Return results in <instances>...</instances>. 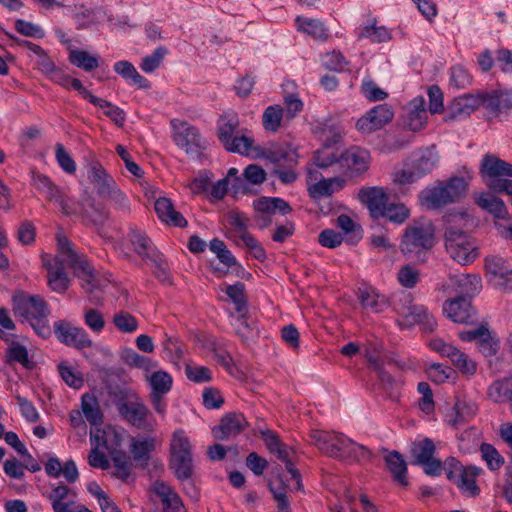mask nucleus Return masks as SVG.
I'll return each instance as SVG.
<instances>
[{"label":"nucleus","mask_w":512,"mask_h":512,"mask_svg":"<svg viewBox=\"0 0 512 512\" xmlns=\"http://www.w3.org/2000/svg\"><path fill=\"white\" fill-rule=\"evenodd\" d=\"M153 491L160 497L165 512H185L179 496L163 481H155Z\"/></svg>","instance_id":"obj_31"},{"label":"nucleus","mask_w":512,"mask_h":512,"mask_svg":"<svg viewBox=\"0 0 512 512\" xmlns=\"http://www.w3.org/2000/svg\"><path fill=\"white\" fill-rule=\"evenodd\" d=\"M443 311L455 323L473 324L477 321L476 312L466 297L447 300L443 305Z\"/></svg>","instance_id":"obj_20"},{"label":"nucleus","mask_w":512,"mask_h":512,"mask_svg":"<svg viewBox=\"0 0 512 512\" xmlns=\"http://www.w3.org/2000/svg\"><path fill=\"white\" fill-rule=\"evenodd\" d=\"M295 22L298 30L315 39L325 40L328 37V30L320 20L298 16Z\"/></svg>","instance_id":"obj_37"},{"label":"nucleus","mask_w":512,"mask_h":512,"mask_svg":"<svg viewBox=\"0 0 512 512\" xmlns=\"http://www.w3.org/2000/svg\"><path fill=\"white\" fill-rule=\"evenodd\" d=\"M410 216V210L402 203H388L384 209L383 217L395 224L404 223Z\"/></svg>","instance_id":"obj_50"},{"label":"nucleus","mask_w":512,"mask_h":512,"mask_svg":"<svg viewBox=\"0 0 512 512\" xmlns=\"http://www.w3.org/2000/svg\"><path fill=\"white\" fill-rule=\"evenodd\" d=\"M370 163L368 150L353 146L341 152V173L349 171L352 175L366 171Z\"/></svg>","instance_id":"obj_24"},{"label":"nucleus","mask_w":512,"mask_h":512,"mask_svg":"<svg viewBox=\"0 0 512 512\" xmlns=\"http://www.w3.org/2000/svg\"><path fill=\"white\" fill-rule=\"evenodd\" d=\"M76 213H79L86 223L93 225L98 231L109 217V213L104 206L97 203L95 198L87 191L82 195Z\"/></svg>","instance_id":"obj_18"},{"label":"nucleus","mask_w":512,"mask_h":512,"mask_svg":"<svg viewBox=\"0 0 512 512\" xmlns=\"http://www.w3.org/2000/svg\"><path fill=\"white\" fill-rule=\"evenodd\" d=\"M196 346H201L213 351L216 360L225 368L230 369L232 363L231 356L227 352L218 349L213 340L208 339L204 334L194 336V347Z\"/></svg>","instance_id":"obj_41"},{"label":"nucleus","mask_w":512,"mask_h":512,"mask_svg":"<svg viewBox=\"0 0 512 512\" xmlns=\"http://www.w3.org/2000/svg\"><path fill=\"white\" fill-rule=\"evenodd\" d=\"M428 346L443 357H447L453 362V359L461 352L455 346L446 343L441 338H433L429 341Z\"/></svg>","instance_id":"obj_60"},{"label":"nucleus","mask_w":512,"mask_h":512,"mask_svg":"<svg viewBox=\"0 0 512 512\" xmlns=\"http://www.w3.org/2000/svg\"><path fill=\"white\" fill-rule=\"evenodd\" d=\"M70 492L71 490L66 485H59L52 490L48 498L52 501L54 512H74V510H68V503L62 502Z\"/></svg>","instance_id":"obj_53"},{"label":"nucleus","mask_w":512,"mask_h":512,"mask_svg":"<svg viewBox=\"0 0 512 512\" xmlns=\"http://www.w3.org/2000/svg\"><path fill=\"white\" fill-rule=\"evenodd\" d=\"M509 384L507 377L493 382L487 389V396L495 403H510Z\"/></svg>","instance_id":"obj_47"},{"label":"nucleus","mask_w":512,"mask_h":512,"mask_svg":"<svg viewBox=\"0 0 512 512\" xmlns=\"http://www.w3.org/2000/svg\"><path fill=\"white\" fill-rule=\"evenodd\" d=\"M239 126L240 120L236 112H224L217 121V136L220 143L228 152L255 156L260 148L254 145L252 137L237 133Z\"/></svg>","instance_id":"obj_4"},{"label":"nucleus","mask_w":512,"mask_h":512,"mask_svg":"<svg viewBox=\"0 0 512 512\" xmlns=\"http://www.w3.org/2000/svg\"><path fill=\"white\" fill-rule=\"evenodd\" d=\"M357 295L362 307L373 313H380L388 306L387 299L380 295L373 287H360Z\"/></svg>","instance_id":"obj_30"},{"label":"nucleus","mask_w":512,"mask_h":512,"mask_svg":"<svg viewBox=\"0 0 512 512\" xmlns=\"http://www.w3.org/2000/svg\"><path fill=\"white\" fill-rule=\"evenodd\" d=\"M255 210L254 221L260 229L268 227L272 223V216L279 212L282 215L289 214L292 211L290 204L278 197H262L254 200Z\"/></svg>","instance_id":"obj_13"},{"label":"nucleus","mask_w":512,"mask_h":512,"mask_svg":"<svg viewBox=\"0 0 512 512\" xmlns=\"http://www.w3.org/2000/svg\"><path fill=\"white\" fill-rule=\"evenodd\" d=\"M116 407L122 418L132 426L148 432L154 430L155 422L149 420L151 413L137 395L126 393L117 400Z\"/></svg>","instance_id":"obj_10"},{"label":"nucleus","mask_w":512,"mask_h":512,"mask_svg":"<svg viewBox=\"0 0 512 512\" xmlns=\"http://www.w3.org/2000/svg\"><path fill=\"white\" fill-rule=\"evenodd\" d=\"M412 456L419 464L423 461H428L435 453V445L430 438L414 442L411 447Z\"/></svg>","instance_id":"obj_48"},{"label":"nucleus","mask_w":512,"mask_h":512,"mask_svg":"<svg viewBox=\"0 0 512 512\" xmlns=\"http://www.w3.org/2000/svg\"><path fill=\"white\" fill-rule=\"evenodd\" d=\"M284 109L280 105L268 106L262 115V124L266 131L277 132L281 126Z\"/></svg>","instance_id":"obj_42"},{"label":"nucleus","mask_w":512,"mask_h":512,"mask_svg":"<svg viewBox=\"0 0 512 512\" xmlns=\"http://www.w3.org/2000/svg\"><path fill=\"white\" fill-rule=\"evenodd\" d=\"M343 184L344 180L338 176L321 179L309 187V194L312 198L331 196L341 189Z\"/></svg>","instance_id":"obj_36"},{"label":"nucleus","mask_w":512,"mask_h":512,"mask_svg":"<svg viewBox=\"0 0 512 512\" xmlns=\"http://www.w3.org/2000/svg\"><path fill=\"white\" fill-rule=\"evenodd\" d=\"M360 201L366 205L374 219L383 217L384 209L388 204V195L383 188L367 187L359 191Z\"/></svg>","instance_id":"obj_26"},{"label":"nucleus","mask_w":512,"mask_h":512,"mask_svg":"<svg viewBox=\"0 0 512 512\" xmlns=\"http://www.w3.org/2000/svg\"><path fill=\"white\" fill-rule=\"evenodd\" d=\"M81 407L83 414L87 421H89L92 425H97L102 423L103 415L100 410L99 403L95 396L90 394H85L82 396Z\"/></svg>","instance_id":"obj_40"},{"label":"nucleus","mask_w":512,"mask_h":512,"mask_svg":"<svg viewBox=\"0 0 512 512\" xmlns=\"http://www.w3.org/2000/svg\"><path fill=\"white\" fill-rule=\"evenodd\" d=\"M435 227L425 218L414 220L409 224L402 236L401 251L405 255L417 254L429 250L434 245Z\"/></svg>","instance_id":"obj_8"},{"label":"nucleus","mask_w":512,"mask_h":512,"mask_svg":"<svg viewBox=\"0 0 512 512\" xmlns=\"http://www.w3.org/2000/svg\"><path fill=\"white\" fill-rule=\"evenodd\" d=\"M155 443L154 439H144L142 441L133 440L131 444V453L133 455L134 461L138 466L144 467L149 458L150 452L154 449Z\"/></svg>","instance_id":"obj_39"},{"label":"nucleus","mask_w":512,"mask_h":512,"mask_svg":"<svg viewBox=\"0 0 512 512\" xmlns=\"http://www.w3.org/2000/svg\"><path fill=\"white\" fill-rule=\"evenodd\" d=\"M54 333L58 341L75 349L90 348L93 345L92 340L83 328L74 326L66 320H59L54 323Z\"/></svg>","instance_id":"obj_15"},{"label":"nucleus","mask_w":512,"mask_h":512,"mask_svg":"<svg viewBox=\"0 0 512 512\" xmlns=\"http://www.w3.org/2000/svg\"><path fill=\"white\" fill-rule=\"evenodd\" d=\"M149 381L152 387L150 394L151 404L158 414L164 415L166 405L163 401V396L170 391L172 378L164 371H157L150 376Z\"/></svg>","instance_id":"obj_23"},{"label":"nucleus","mask_w":512,"mask_h":512,"mask_svg":"<svg viewBox=\"0 0 512 512\" xmlns=\"http://www.w3.org/2000/svg\"><path fill=\"white\" fill-rule=\"evenodd\" d=\"M484 110L488 120L507 117L512 113V88L485 91Z\"/></svg>","instance_id":"obj_14"},{"label":"nucleus","mask_w":512,"mask_h":512,"mask_svg":"<svg viewBox=\"0 0 512 512\" xmlns=\"http://www.w3.org/2000/svg\"><path fill=\"white\" fill-rule=\"evenodd\" d=\"M394 113L390 106L382 104L374 107L357 121V128L363 133L379 130L392 121Z\"/></svg>","instance_id":"obj_21"},{"label":"nucleus","mask_w":512,"mask_h":512,"mask_svg":"<svg viewBox=\"0 0 512 512\" xmlns=\"http://www.w3.org/2000/svg\"><path fill=\"white\" fill-rule=\"evenodd\" d=\"M480 174L484 180L493 182L504 177H512V164L501 160L493 154H486L480 164Z\"/></svg>","instance_id":"obj_25"},{"label":"nucleus","mask_w":512,"mask_h":512,"mask_svg":"<svg viewBox=\"0 0 512 512\" xmlns=\"http://www.w3.org/2000/svg\"><path fill=\"white\" fill-rule=\"evenodd\" d=\"M487 273L491 276V282L502 279L507 273L512 270L509 263L501 257L492 256L487 257L485 262Z\"/></svg>","instance_id":"obj_44"},{"label":"nucleus","mask_w":512,"mask_h":512,"mask_svg":"<svg viewBox=\"0 0 512 512\" xmlns=\"http://www.w3.org/2000/svg\"><path fill=\"white\" fill-rule=\"evenodd\" d=\"M480 452L489 469L498 470L503 465L504 459L493 445L482 443Z\"/></svg>","instance_id":"obj_54"},{"label":"nucleus","mask_w":512,"mask_h":512,"mask_svg":"<svg viewBox=\"0 0 512 512\" xmlns=\"http://www.w3.org/2000/svg\"><path fill=\"white\" fill-rule=\"evenodd\" d=\"M234 326L236 334L241 338L243 342L252 340L257 334L256 328L248 322V319L243 314V312L239 313V316L235 320Z\"/></svg>","instance_id":"obj_59"},{"label":"nucleus","mask_w":512,"mask_h":512,"mask_svg":"<svg viewBox=\"0 0 512 512\" xmlns=\"http://www.w3.org/2000/svg\"><path fill=\"white\" fill-rule=\"evenodd\" d=\"M385 461L394 480L403 486H407V466L402 455L397 451L390 452L385 457Z\"/></svg>","instance_id":"obj_35"},{"label":"nucleus","mask_w":512,"mask_h":512,"mask_svg":"<svg viewBox=\"0 0 512 512\" xmlns=\"http://www.w3.org/2000/svg\"><path fill=\"white\" fill-rule=\"evenodd\" d=\"M448 464L455 470H459V477L455 483L462 494L468 497H475L479 495L480 488L476 483V478L480 474L481 469L475 466L462 467V465L455 458H451Z\"/></svg>","instance_id":"obj_22"},{"label":"nucleus","mask_w":512,"mask_h":512,"mask_svg":"<svg viewBox=\"0 0 512 512\" xmlns=\"http://www.w3.org/2000/svg\"><path fill=\"white\" fill-rule=\"evenodd\" d=\"M112 322L115 327L123 333H133L138 328L136 318L126 311H119L115 313Z\"/></svg>","instance_id":"obj_52"},{"label":"nucleus","mask_w":512,"mask_h":512,"mask_svg":"<svg viewBox=\"0 0 512 512\" xmlns=\"http://www.w3.org/2000/svg\"><path fill=\"white\" fill-rule=\"evenodd\" d=\"M69 61L87 72L93 71L99 66L97 57L90 55L84 50H71L69 53Z\"/></svg>","instance_id":"obj_45"},{"label":"nucleus","mask_w":512,"mask_h":512,"mask_svg":"<svg viewBox=\"0 0 512 512\" xmlns=\"http://www.w3.org/2000/svg\"><path fill=\"white\" fill-rule=\"evenodd\" d=\"M472 82L470 74L462 66H454L450 71V85L455 89H465Z\"/></svg>","instance_id":"obj_62"},{"label":"nucleus","mask_w":512,"mask_h":512,"mask_svg":"<svg viewBox=\"0 0 512 512\" xmlns=\"http://www.w3.org/2000/svg\"><path fill=\"white\" fill-rule=\"evenodd\" d=\"M359 37L367 38L374 43L385 42L391 38L390 32L385 27L375 26L374 24L361 28Z\"/></svg>","instance_id":"obj_58"},{"label":"nucleus","mask_w":512,"mask_h":512,"mask_svg":"<svg viewBox=\"0 0 512 512\" xmlns=\"http://www.w3.org/2000/svg\"><path fill=\"white\" fill-rule=\"evenodd\" d=\"M171 126L173 130L172 137L174 143L188 154L191 149L190 143L192 135L190 124L181 119H173L171 121Z\"/></svg>","instance_id":"obj_34"},{"label":"nucleus","mask_w":512,"mask_h":512,"mask_svg":"<svg viewBox=\"0 0 512 512\" xmlns=\"http://www.w3.org/2000/svg\"><path fill=\"white\" fill-rule=\"evenodd\" d=\"M438 161L439 156L435 148H426L420 152V156L414 160L411 167L395 173L394 181L400 185L412 184L431 173Z\"/></svg>","instance_id":"obj_12"},{"label":"nucleus","mask_w":512,"mask_h":512,"mask_svg":"<svg viewBox=\"0 0 512 512\" xmlns=\"http://www.w3.org/2000/svg\"><path fill=\"white\" fill-rule=\"evenodd\" d=\"M225 403L221 391L216 387H205L202 392V404L208 410L220 409Z\"/></svg>","instance_id":"obj_51"},{"label":"nucleus","mask_w":512,"mask_h":512,"mask_svg":"<svg viewBox=\"0 0 512 512\" xmlns=\"http://www.w3.org/2000/svg\"><path fill=\"white\" fill-rule=\"evenodd\" d=\"M13 312L29 322L34 331L43 338L51 334L48 325V307L46 302L39 295H28L19 292L13 296Z\"/></svg>","instance_id":"obj_6"},{"label":"nucleus","mask_w":512,"mask_h":512,"mask_svg":"<svg viewBox=\"0 0 512 512\" xmlns=\"http://www.w3.org/2000/svg\"><path fill=\"white\" fill-rule=\"evenodd\" d=\"M261 436L267 449L271 453L275 454L279 460L285 463L287 472L291 475L292 479L296 481L297 489H300V473L295 468L290 458V454L293 453V451L289 449L287 445L282 443L278 435L271 430L261 431Z\"/></svg>","instance_id":"obj_16"},{"label":"nucleus","mask_w":512,"mask_h":512,"mask_svg":"<svg viewBox=\"0 0 512 512\" xmlns=\"http://www.w3.org/2000/svg\"><path fill=\"white\" fill-rule=\"evenodd\" d=\"M226 295L234 303L238 313H242L247 308V298L245 295V285L242 282H236L228 285L225 289Z\"/></svg>","instance_id":"obj_46"},{"label":"nucleus","mask_w":512,"mask_h":512,"mask_svg":"<svg viewBox=\"0 0 512 512\" xmlns=\"http://www.w3.org/2000/svg\"><path fill=\"white\" fill-rule=\"evenodd\" d=\"M45 193H46V197H47L48 201L55 202V203L59 204L63 214H65V215L76 214V208H73L68 204L64 193L55 184H53L51 187H49Z\"/></svg>","instance_id":"obj_57"},{"label":"nucleus","mask_w":512,"mask_h":512,"mask_svg":"<svg viewBox=\"0 0 512 512\" xmlns=\"http://www.w3.org/2000/svg\"><path fill=\"white\" fill-rule=\"evenodd\" d=\"M208 146L209 142L194 131V159L196 158L201 165H206L211 162L207 151Z\"/></svg>","instance_id":"obj_63"},{"label":"nucleus","mask_w":512,"mask_h":512,"mask_svg":"<svg viewBox=\"0 0 512 512\" xmlns=\"http://www.w3.org/2000/svg\"><path fill=\"white\" fill-rule=\"evenodd\" d=\"M454 409L456 411V419L453 421V426L462 424L470 420L477 413V405L474 402L457 401Z\"/></svg>","instance_id":"obj_55"},{"label":"nucleus","mask_w":512,"mask_h":512,"mask_svg":"<svg viewBox=\"0 0 512 512\" xmlns=\"http://www.w3.org/2000/svg\"><path fill=\"white\" fill-rule=\"evenodd\" d=\"M249 423L241 412H228L222 416L220 422L212 430L216 439L227 440L242 433Z\"/></svg>","instance_id":"obj_19"},{"label":"nucleus","mask_w":512,"mask_h":512,"mask_svg":"<svg viewBox=\"0 0 512 512\" xmlns=\"http://www.w3.org/2000/svg\"><path fill=\"white\" fill-rule=\"evenodd\" d=\"M7 358L9 362H18L27 369H32L34 367L33 361H31L28 357V351L26 347L18 342H12L10 344L7 350Z\"/></svg>","instance_id":"obj_49"},{"label":"nucleus","mask_w":512,"mask_h":512,"mask_svg":"<svg viewBox=\"0 0 512 512\" xmlns=\"http://www.w3.org/2000/svg\"><path fill=\"white\" fill-rule=\"evenodd\" d=\"M459 221H463L462 216L451 215L446 218L444 247L454 261L468 265L478 257V248L473 238L458 225Z\"/></svg>","instance_id":"obj_3"},{"label":"nucleus","mask_w":512,"mask_h":512,"mask_svg":"<svg viewBox=\"0 0 512 512\" xmlns=\"http://www.w3.org/2000/svg\"><path fill=\"white\" fill-rule=\"evenodd\" d=\"M397 278L403 287L414 288L419 282L420 274L416 268L406 265L399 270Z\"/></svg>","instance_id":"obj_64"},{"label":"nucleus","mask_w":512,"mask_h":512,"mask_svg":"<svg viewBox=\"0 0 512 512\" xmlns=\"http://www.w3.org/2000/svg\"><path fill=\"white\" fill-rule=\"evenodd\" d=\"M114 69L126 80H132V82L139 88L149 87V82L138 73V71L130 62L119 61L115 63Z\"/></svg>","instance_id":"obj_43"},{"label":"nucleus","mask_w":512,"mask_h":512,"mask_svg":"<svg viewBox=\"0 0 512 512\" xmlns=\"http://www.w3.org/2000/svg\"><path fill=\"white\" fill-rule=\"evenodd\" d=\"M213 177L210 170H200L194 178V194H203L211 201L222 200L227 194V179L211 184Z\"/></svg>","instance_id":"obj_17"},{"label":"nucleus","mask_w":512,"mask_h":512,"mask_svg":"<svg viewBox=\"0 0 512 512\" xmlns=\"http://www.w3.org/2000/svg\"><path fill=\"white\" fill-rule=\"evenodd\" d=\"M129 241L132 245L133 251L145 263H148V261L160 253L153 245L152 240L140 230L131 231Z\"/></svg>","instance_id":"obj_29"},{"label":"nucleus","mask_w":512,"mask_h":512,"mask_svg":"<svg viewBox=\"0 0 512 512\" xmlns=\"http://www.w3.org/2000/svg\"><path fill=\"white\" fill-rule=\"evenodd\" d=\"M57 245L59 256L55 259V265L44 261L50 288L58 293H63L68 289L70 280L64 268L66 263L73 270L74 275L82 280V288L85 292L93 293L98 287V280L86 257L78 254L73 249L71 242L63 235L57 236Z\"/></svg>","instance_id":"obj_1"},{"label":"nucleus","mask_w":512,"mask_h":512,"mask_svg":"<svg viewBox=\"0 0 512 512\" xmlns=\"http://www.w3.org/2000/svg\"><path fill=\"white\" fill-rule=\"evenodd\" d=\"M425 99L416 97L409 103V112L406 117V125L412 131H419L424 127L427 120V111L425 109Z\"/></svg>","instance_id":"obj_32"},{"label":"nucleus","mask_w":512,"mask_h":512,"mask_svg":"<svg viewBox=\"0 0 512 512\" xmlns=\"http://www.w3.org/2000/svg\"><path fill=\"white\" fill-rule=\"evenodd\" d=\"M485 91L476 94H465L455 101V107L460 114L469 115L479 107L484 109Z\"/></svg>","instance_id":"obj_38"},{"label":"nucleus","mask_w":512,"mask_h":512,"mask_svg":"<svg viewBox=\"0 0 512 512\" xmlns=\"http://www.w3.org/2000/svg\"><path fill=\"white\" fill-rule=\"evenodd\" d=\"M255 157H263L274 164L283 163L286 168H276L273 174L284 184H291L296 181L298 174L295 172L294 168L298 165V154L296 149L291 145L281 144L266 149H260L255 154Z\"/></svg>","instance_id":"obj_9"},{"label":"nucleus","mask_w":512,"mask_h":512,"mask_svg":"<svg viewBox=\"0 0 512 512\" xmlns=\"http://www.w3.org/2000/svg\"><path fill=\"white\" fill-rule=\"evenodd\" d=\"M311 444L326 456L342 461H360L370 458V451L341 433L311 430Z\"/></svg>","instance_id":"obj_2"},{"label":"nucleus","mask_w":512,"mask_h":512,"mask_svg":"<svg viewBox=\"0 0 512 512\" xmlns=\"http://www.w3.org/2000/svg\"><path fill=\"white\" fill-rule=\"evenodd\" d=\"M479 207L487 210L498 219H506L508 211L505 203L498 197L490 193H483L476 198Z\"/></svg>","instance_id":"obj_33"},{"label":"nucleus","mask_w":512,"mask_h":512,"mask_svg":"<svg viewBox=\"0 0 512 512\" xmlns=\"http://www.w3.org/2000/svg\"><path fill=\"white\" fill-rule=\"evenodd\" d=\"M84 323L94 333H101L105 328V319L101 311L95 308H88L84 311Z\"/></svg>","instance_id":"obj_56"},{"label":"nucleus","mask_w":512,"mask_h":512,"mask_svg":"<svg viewBox=\"0 0 512 512\" xmlns=\"http://www.w3.org/2000/svg\"><path fill=\"white\" fill-rule=\"evenodd\" d=\"M154 209L159 219L166 224L176 227H186L188 225V221L180 212L174 209L172 202L168 198H158L154 203Z\"/></svg>","instance_id":"obj_27"},{"label":"nucleus","mask_w":512,"mask_h":512,"mask_svg":"<svg viewBox=\"0 0 512 512\" xmlns=\"http://www.w3.org/2000/svg\"><path fill=\"white\" fill-rule=\"evenodd\" d=\"M170 451V467L176 477L181 480L189 479L192 473L191 444L183 431L174 432Z\"/></svg>","instance_id":"obj_11"},{"label":"nucleus","mask_w":512,"mask_h":512,"mask_svg":"<svg viewBox=\"0 0 512 512\" xmlns=\"http://www.w3.org/2000/svg\"><path fill=\"white\" fill-rule=\"evenodd\" d=\"M468 190V183L462 177H451L440 181L433 187L425 188L419 194L420 202L427 209H438L458 202Z\"/></svg>","instance_id":"obj_7"},{"label":"nucleus","mask_w":512,"mask_h":512,"mask_svg":"<svg viewBox=\"0 0 512 512\" xmlns=\"http://www.w3.org/2000/svg\"><path fill=\"white\" fill-rule=\"evenodd\" d=\"M428 346L443 357H447L453 362V359L461 352L455 346L446 343L441 338H433L429 341Z\"/></svg>","instance_id":"obj_61"},{"label":"nucleus","mask_w":512,"mask_h":512,"mask_svg":"<svg viewBox=\"0 0 512 512\" xmlns=\"http://www.w3.org/2000/svg\"><path fill=\"white\" fill-rule=\"evenodd\" d=\"M391 305L400 326L412 327L418 324L425 331L432 332L435 330L436 320L423 305L414 302L411 293L405 291L395 293Z\"/></svg>","instance_id":"obj_5"},{"label":"nucleus","mask_w":512,"mask_h":512,"mask_svg":"<svg viewBox=\"0 0 512 512\" xmlns=\"http://www.w3.org/2000/svg\"><path fill=\"white\" fill-rule=\"evenodd\" d=\"M316 167L323 170L331 169L335 174L341 173V153L330 145H324L313 156Z\"/></svg>","instance_id":"obj_28"}]
</instances>
